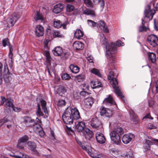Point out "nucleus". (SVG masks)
Returning <instances> with one entry per match:
<instances>
[{"instance_id": "f257e3e1", "label": "nucleus", "mask_w": 158, "mask_h": 158, "mask_svg": "<svg viewBox=\"0 0 158 158\" xmlns=\"http://www.w3.org/2000/svg\"><path fill=\"white\" fill-rule=\"evenodd\" d=\"M62 117L65 124H71L73 123V118L78 119L80 116L79 111L76 108L68 107L65 110Z\"/></svg>"}, {"instance_id": "f03ea898", "label": "nucleus", "mask_w": 158, "mask_h": 158, "mask_svg": "<svg viewBox=\"0 0 158 158\" xmlns=\"http://www.w3.org/2000/svg\"><path fill=\"white\" fill-rule=\"evenodd\" d=\"M101 42L106 47V55L107 58L110 59V61H114V56L113 54L116 50L115 44L113 43H111L110 44H108L103 34L101 39Z\"/></svg>"}, {"instance_id": "7ed1b4c3", "label": "nucleus", "mask_w": 158, "mask_h": 158, "mask_svg": "<svg viewBox=\"0 0 158 158\" xmlns=\"http://www.w3.org/2000/svg\"><path fill=\"white\" fill-rule=\"evenodd\" d=\"M108 79L109 81L110 84L112 85L113 88L114 89L116 94L118 96L120 97L123 100L124 97L123 95L120 88L117 86L118 84V82L116 79L114 77V73L113 71H111L109 72L108 76Z\"/></svg>"}, {"instance_id": "20e7f679", "label": "nucleus", "mask_w": 158, "mask_h": 158, "mask_svg": "<svg viewBox=\"0 0 158 158\" xmlns=\"http://www.w3.org/2000/svg\"><path fill=\"white\" fill-rule=\"evenodd\" d=\"M123 133V131L122 127H118L115 128L110 133L111 139L113 143L116 144H119L121 142L120 136Z\"/></svg>"}, {"instance_id": "39448f33", "label": "nucleus", "mask_w": 158, "mask_h": 158, "mask_svg": "<svg viewBox=\"0 0 158 158\" xmlns=\"http://www.w3.org/2000/svg\"><path fill=\"white\" fill-rule=\"evenodd\" d=\"M21 15L18 12L13 13L7 19L8 25L12 26L20 18Z\"/></svg>"}, {"instance_id": "423d86ee", "label": "nucleus", "mask_w": 158, "mask_h": 158, "mask_svg": "<svg viewBox=\"0 0 158 158\" xmlns=\"http://www.w3.org/2000/svg\"><path fill=\"white\" fill-rule=\"evenodd\" d=\"M149 44L153 47H155L158 45V38L154 35H149L147 38Z\"/></svg>"}, {"instance_id": "0eeeda50", "label": "nucleus", "mask_w": 158, "mask_h": 158, "mask_svg": "<svg viewBox=\"0 0 158 158\" xmlns=\"http://www.w3.org/2000/svg\"><path fill=\"white\" fill-rule=\"evenodd\" d=\"M155 12V10L154 9L151 10L150 6L148 5L147 6L144 11L145 16L150 20L152 19Z\"/></svg>"}, {"instance_id": "6e6552de", "label": "nucleus", "mask_w": 158, "mask_h": 158, "mask_svg": "<svg viewBox=\"0 0 158 158\" xmlns=\"http://www.w3.org/2000/svg\"><path fill=\"white\" fill-rule=\"evenodd\" d=\"M1 104H3L5 102L4 106L6 108L10 109L14 106L13 101L11 99L7 98L6 99L4 97L2 96L1 97Z\"/></svg>"}, {"instance_id": "1a4fd4ad", "label": "nucleus", "mask_w": 158, "mask_h": 158, "mask_svg": "<svg viewBox=\"0 0 158 158\" xmlns=\"http://www.w3.org/2000/svg\"><path fill=\"white\" fill-rule=\"evenodd\" d=\"M134 137V135L132 134H125L122 138V140L124 143L127 144L131 141Z\"/></svg>"}, {"instance_id": "9d476101", "label": "nucleus", "mask_w": 158, "mask_h": 158, "mask_svg": "<svg viewBox=\"0 0 158 158\" xmlns=\"http://www.w3.org/2000/svg\"><path fill=\"white\" fill-rule=\"evenodd\" d=\"M103 103L108 105H113L115 107H116V103L114 101L111 95H109L103 101Z\"/></svg>"}, {"instance_id": "9b49d317", "label": "nucleus", "mask_w": 158, "mask_h": 158, "mask_svg": "<svg viewBox=\"0 0 158 158\" xmlns=\"http://www.w3.org/2000/svg\"><path fill=\"white\" fill-rule=\"evenodd\" d=\"M90 125L94 129H98L101 126V122L96 117L93 118L91 121Z\"/></svg>"}, {"instance_id": "f8f14e48", "label": "nucleus", "mask_w": 158, "mask_h": 158, "mask_svg": "<svg viewBox=\"0 0 158 158\" xmlns=\"http://www.w3.org/2000/svg\"><path fill=\"white\" fill-rule=\"evenodd\" d=\"M95 137L97 142L100 144H103L106 142L104 135L101 133L98 132L96 134Z\"/></svg>"}, {"instance_id": "ddd939ff", "label": "nucleus", "mask_w": 158, "mask_h": 158, "mask_svg": "<svg viewBox=\"0 0 158 158\" xmlns=\"http://www.w3.org/2000/svg\"><path fill=\"white\" fill-rule=\"evenodd\" d=\"M28 139V136L27 135H25L21 138L19 140L18 143L17 144V147L20 149H22L24 148L23 146V143L26 142Z\"/></svg>"}, {"instance_id": "4468645a", "label": "nucleus", "mask_w": 158, "mask_h": 158, "mask_svg": "<svg viewBox=\"0 0 158 158\" xmlns=\"http://www.w3.org/2000/svg\"><path fill=\"white\" fill-rule=\"evenodd\" d=\"M83 134L85 138L89 140H90L94 135L92 131L88 128L84 129Z\"/></svg>"}, {"instance_id": "2eb2a0df", "label": "nucleus", "mask_w": 158, "mask_h": 158, "mask_svg": "<svg viewBox=\"0 0 158 158\" xmlns=\"http://www.w3.org/2000/svg\"><path fill=\"white\" fill-rule=\"evenodd\" d=\"M64 5L61 3L56 5L53 9V11L55 14H57L60 13L63 10Z\"/></svg>"}, {"instance_id": "dca6fc26", "label": "nucleus", "mask_w": 158, "mask_h": 158, "mask_svg": "<svg viewBox=\"0 0 158 158\" xmlns=\"http://www.w3.org/2000/svg\"><path fill=\"white\" fill-rule=\"evenodd\" d=\"M44 28L41 25H37L35 28V34L38 37L42 36L43 35Z\"/></svg>"}, {"instance_id": "f3484780", "label": "nucleus", "mask_w": 158, "mask_h": 158, "mask_svg": "<svg viewBox=\"0 0 158 158\" xmlns=\"http://www.w3.org/2000/svg\"><path fill=\"white\" fill-rule=\"evenodd\" d=\"M94 103V99L92 97L86 99L84 102V106L85 109H89Z\"/></svg>"}, {"instance_id": "a211bd4d", "label": "nucleus", "mask_w": 158, "mask_h": 158, "mask_svg": "<svg viewBox=\"0 0 158 158\" xmlns=\"http://www.w3.org/2000/svg\"><path fill=\"white\" fill-rule=\"evenodd\" d=\"M99 27L104 32L108 33L109 30L108 29L106 25L104 22L103 20L99 21L98 23Z\"/></svg>"}, {"instance_id": "6ab92c4d", "label": "nucleus", "mask_w": 158, "mask_h": 158, "mask_svg": "<svg viewBox=\"0 0 158 158\" xmlns=\"http://www.w3.org/2000/svg\"><path fill=\"white\" fill-rule=\"evenodd\" d=\"M83 13L87 15H90L92 17H95V13L94 10L85 8L83 9Z\"/></svg>"}, {"instance_id": "aec40b11", "label": "nucleus", "mask_w": 158, "mask_h": 158, "mask_svg": "<svg viewBox=\"0 0 158 158\" xmlns=\"http://www.w3.org/2000/svg\"><path fill=\"white\" fill-rule=\"evenodd\" d=\"M23 119L24 122L27 126L31 127L35 122L34 119L29 117H24Z\"/></svg>"}, {"instance_id": "412c9836", "label": "nucleus", "mask_w": 158, "mask_h": 158, "mask_svg": "<svg viewBox=\"0 0 158 158\" xmlns=\"http://www.w3.org/2000/svg\"><path fill=\"white\" fill-rule=\"evenodd\" d=\"M66 23H64L63 24L60 20H55L54 21L53 26L55 27L60 28L62 27L64 29H66Z\"/></svg>"}, {"instance_id": "4be33fe9", "label": "nucleus", "mask_w": 158, "mask_h": 158, "mask_svg": "<svg viewBox=\"0 0 158 158\" xmlns=\"http://www.w3.org/2000/svg\"><path fill=\"white\" fill-rule=\"evenodd\" d=\"M63 52V49L59 46L55 47L52 50L53 54L56 56H61Z\"/></svg>"}, {"instance_id": "5701e85b", "label": "nucleus", "mask_w": 158, "mask_h": 158, "mask_svg": "<svg viewBox=\"0 0 158 158\" xmlns=\"http://www.w3.org/2000/svg\"><path fill=\"white\" fill-rule=\"evenodd\" d=\"M10 156L15 158H28L29 157L28 156L19 152H16L13 154L11 155Z\"/></svg>"}, {"instance_id": "b1692460", "label": "nucleus", "mask_w": 158, "mask_h": 158, "mask_svg": "<svg viewBox=\"0 0 158 158\" xmlns=\"http://www.w3.org/2000/svg\"><path fill=\"white\" fill-rule=\"evenodd\" d=\"M85 122L83 121L79 122L77 123L76 128L78 131H81L85 128Z\"/></svg>"}, {"instance_id": "393cba45", "label": "nucleus", "mask_w": 158, "mask_h": 158, "mask_svg": "<svg viewBox=\"0 0 158 158\" xmlns=\"http://www.w3.org/2000/svg\"><path fill=\"white\" fill-rule=\"evenodd\" d=\"M73 46L74 49L77 50L82 49L84 47L83 43L78 41L75 42L73 43Z\"/></svg>"}, {"instance_id": "a878e982", "label": "nucleus", "mask_w": 158, "mask_h": 158, "mask_svg": "<svg viewBox=\"0 0 158 158\" xmlns=\"http://www.w3.org/2000/svg\"><path fill=\"white\" fill-rule=\"evenodd\" d=\"M153 144V143L151 141L145 139L143 142V147L146 150H148L150 149V146Z\"/></svg>"}, {"instance_id": "bb28decb", "label": "nucleus", "mask_w": 158, "mask_h": 158, "mask_svg": "<svg viewBox=\"0 0 158 158\" xmlns=\"http://www.w3.org/2000/svg\"><path fill=\"white\" fill-rule=\"evenodd\" d=\"M83 33L80 29H77L74 33V37L77 39H80L83 36Z\"/></svg>"}, {"instance_id": "cd10ccee", "label": "nucleus", "mask_w": 158, "mask_h": 158, "mask_svg": "<svg viewBox=\"0 0 158 158\" xmlns=\"http://www.w3.org/2000/svg\"><path fill=\"white\" fill-rule=\"evenodd\" d=\"M69 68L71 71L74 73H78L80 70V68L78 66L73 64H71Z\"/></svg>"}, {"instance_id": "c85d7f7f", "label": "nucleus", "mask_w": 158, "mask_h": 158, "mask_svg": "<svg viewBox=\"0 0 158 158\" xmlns=\"http://www.w3.org/2000/svg\"><path fill=\"white\" fill-rule=\"evenodd\" d=\"M32 126H33L34 131L36 133H38L40 131L42 128L39 124H37L36 123L35 124L34 123Z\"/></svg>"}, {"instance_id": "c756f323", "label": "nucleus", "mask_w": 158, "mask_h": 158, "mask_svg": "<svg viewBox=\"0 0 158 158\" xmlns=\"http://www.w3.org/2000/svg\"><path fill=\"white\" fill-rule=\"evenodd\" d=\"M27 145L28 148L32 151H35L36 146L34 142L29 141L27 142Z\"/></svg>"}, {"instance_id": "7c9ffc66", "label": "nucleus", "mask_w": 158, "mask_h": 158, "mask_svg": "<svg viewBox=\"0 0 158 158\" xmlns=\"http://www.w3.org/2000/svg\"><path fill=\"white\" fill-rule=\"evenodd\" d=\"M34 19L35 21H37L38 20H40L43 21L44 19V17L43 16L42 14L39 12H37L36 14L35 15Z\"/></svg>"}, {"instance_id": "2f4dec72", "label": "nucleus", "mask_w": 158, "mask_h": 158, "mask_svg": "<svg viewBox=\"0 0 158 158\" xmlns=\"http://www.w3.org/2000/svg\"><path fill=\"white\" fill-rule=\"evenodd\" d=\"M91 84L92 87L93 88H98L102 87L101 83L98 81H92Z\"/></svg>"}, {"instance_id": "473e14b6", "label": "nucleus", "mask_w": 158, "mask_h": 158, "mask_svg": "<svg viewBox=\"0 0 158 158\" xmlns=\"http://www.w3.org/2000/svg\"><path fill=\"white\" fill-rule=\"evenodd\" d=\"M41 105L42 106V109L44 110V112L45 113L47 116L48 115V112L47 107H46V102L44 100H42L41 101Z\"/></svg>"}, {"instance_id": "72a5a7b5", "label": "nucleus", "mask_w": 158, "mask_h": 158, "mask_svg": "<svg viewBox=\"0 0 158 158\" xmlns=\"http://www.w3.org/2000/svg\"><path fill=\"white\" fill-rule=\"evenodd\" d=\"M77 143L82 147V148L85 150L88 153V154L90 156V154H89L90 153L91 154L92 153L91 152V149L90 148H87L80 141H77Z\"/></svg>"}, {"instance_id": "f704fd0d", "label": "nucleus", "mask_w": 158, "mask_h": 158, "mask_svg": "<svg viewBox=\"0 0 158 158\" xmlns=\"http://www.w3.org/2000/svg\"><path fill=\"white\" fill-rule=\"evenodd\" d=\"M148 57L153 63H155L156 60L155 54L153 52L150 53L148 54Z\"/></svg>"}, {"instance_id": "c9c22d12", "label": "nucleus", "mask_w": 158, "mask_h": 158, "mask_svg": "<svg viewBox=\"0 0 158 158\" xmlns=\"http://www.w3.org/2000/svg\"><path fill=\"white\" fill-rule=\"evenodd\" d=\"M66 92L65 88L63 86L60 87L57 90V93L60 96H63Z\"/></svg>"}, {"instance_id": "e433bc0d", "label": "nucleus", "mask_w": 158, "mask_h": 158, "mask_svg": "<svg viewBox=\"0 0 158 158\" xmlns=\"http://www.w3.org/2000/svg\"><path fill=\"white\" fill-rule=\"evenodd\" d=\"M85 79V77L83 74H79L75 77V80L78 82L83 81Z\"/></svg>"}, {"instance_id": "4c0bfd02", "label": "nucleus", "mask_w": 158, "mask_h": 158, "mask_svg": "<svg viewBox=\"0 0 158 158\" xmlns=\"http://www.w3.org/2000/svg\"><path fill=\"white\" fill-rule=\"evenodd\" d=\"M74 7L71 4H68L66 7V10L67 12H71L73 11Z\"/></svg>"}, {"instance_id": "58836bf2", "label": "nucleus", "mask_w": 158, "mask_h": 158, "mask_svg": "<svg viewBox=\"0 0 158 158\" xmlns=\"http://www.w3.org/2000/svg\"><path fill=\"white\" fill-rule=\"evenodd\" d=\"M87 22L88 24L93 28L97 27L98 23L92 20H88Z\"/></svg>"}, {"instance_id": "ea45409f", "label": "nucleus", "mask_w": 158, "mask_h": 158, "mask_svg": "<svg viewBox=\"0 0 158 158\" xmlns=\"http://www.w3.org/2000/svg\"><path fill=\"white\" fill-rule=\"evenodd\" d=\"M53 36L55 37L63 38L64 35L60 31H55L53 34Z\"/></svg>"}, {"instance_id": "a19ab883", "label": "nucleus", "mask_w": 158, "mask_h": 158, "mask_svg": "<svg viewBox=\"0 0 158 158\" xmlns=\"http://www.w3.org/2000/svg\"><path fill=\"white\" fill-rule=\"evenodd\" d=\"M89 154H90V156L91 157L94 158H106V156L105 155H103L102 154L95 155L93 154V153H92L91 154L90 153Z\"/></svg>"}, {"instance_id": "79ce46f5", "label": "nucleus", "mask_w": 158, "mask_h": 158, "mask_svg": "<svg viewBox=\"0 0 158 158\" xmlns=\"http://www.w3.org/2000/svg\"><path fill=\"white\" fill-rule=\"evenodd\" d=\"M90 72L93 73L95 74L98 76H101V74L99 70L95 68H93L90 70Z\"/></svg>"}, {"instance_id": "37998d69", "label": "nucleus", "mask_w": 158, "mask_h": 158, "mask_svg": "<svg viewBox=\"0 0 158 158\" xmlns=\"http://www.w3.org/2000/svg\"><path fill=\"white\" fill-rule=\"evenodd\" d=\"M63 80H68L71 78V77L67 73H63L61 76Z\"/></svg>"}, {"instance_id": "c03bdc74", "label": "nucleus", "mask_w": 158, "mask_h": 158, "mask_svg": "<svg viewBox=\"0 0 158 158\" xmlns=\"http://www.w3.org/2000/svg\"><path fill=\"white\" fill-rule=\"evenodd\" d=\"M46 68L47 69H45V71H47L49 74V75L50 76H51V72L52 71L53 72V68H52L50 66V64H49L47 65Z\"/></svg>"}, {"instance_id": "a18cd8bd", "label": "nucleus", "mask_w": 158, "mask_h": 158, "mask_svg": "<svg viewBox=\"0 0 158 158\" xmlns=\"http://www.w3.org/2000/svg\"><path fill=\"white\" fill-rule=\"evenodd\" d=\"M38 109H37L36 114L38 117H40L43 115V113L41 111V108L39 105H38Z\"/></svg>"}, {"instance_id": "49530a36", "label": "nucleus", "mask_w": 158, "mask_h": 158, "mask_svg": "<svg viewBox=\"0 0 158 158\" xmlns=\"http://www.w3.org/2000/svg\"><path fill=\"white\" fill-rule=\"evenodd\" d=\"M13 51V47L12 46L10 45L9 46V56L11 59V61H12V58L13 56L12 51Z\"/></svg>"}, {"instance_id": "de8ad7c7", "label": "nucleus", "mask_w": 158, "mask_h": 158, "mask_svg": "<svg viewBox=\"0 0 158 158\" xmlns=\"http://www.w3.org/2000/svg\"><path fill=\"white\" fill-rule=\"evenodd\" d=\"M44 54L46 57L47 60L49 63L51 60V57L49 52L47 51H45Z\"/></svg>"}, {"instance_id": "09e8293b", "label": "nucleus", "mask_w": 158, "mask_h": 158, "mask_svg": "<svg viewBox=\"0 0 158 158\" xmlns=\"http://www.w3.org/2000/svg\"><path fill=\"white\" fill-rule=\"evenodd\" d=\"M106 113L105 114L104 116L107 117H110L112 115V111L109 109H107Z\"/></svg>"}, {"instance_id": "8fccbe9b", "label": "nucleus", "mask_w": 158, "mask_h": 158, "mask_svg": "<svg viewBox=\"0 0 158 158\" xmlns=\"http://www.w3.org/2000/svg\"><path fill=\"white\" fill-rule=\"evenodd\" d=\"M124 158H133V153L132 152L129 151L124 156Z\"/></svg>"}, {"instance_id": "3c124183", "label": "nucleus", "mask_w": 158, "mask_h": 158, "mask_svg": "<svg viewBox=\"0 0 158 158\" xmlns=\"http://www.w3.org/2000/svg\"><path fill=\"white\" fill-rule=\"evenodd\" d=\"M3 65L2 63L0 62V85L2 82V68Z\"/></svg>"}, {"instance_id": "603ef678", "label": "nucleus", "mask_w": 158, "mask_h": 158, "mask_svg": "<svg viewBox=\"0 0 158 158\" xmlns=\"http://www.w3.org/2000/svg\"><path fill=\"white\" fill-rule=\"evenodd\" d=\"M84 2L87 6L88 7L92 6V3L90 0H84Z\"/></svg>"}, {"instance_id": "864d4df0", "label": "nucleus", "mask_w": 158, "mask_h": 158, "mask_svg": "<svg viewBox=\"0 0 158 158\" xmlns=\"http://www.w3.org/2000/svg\"><path fill=\"white\" fill-rule=\"evenodd\" d=\"M148 128L150 129H152L157 128V126L152 123H149L148 125Z\"/></svg>"}, {"instance_id": "5fc2aeb1", "label": "nucleus", "mask_w": 158, "mask_h": 158, "mask_svg": "<svg viewBox=\"0 0 158 158\" xmlns=\"http://www.w3.org/2000/svg\"><path fill=\"white\" fill-rule=\"evenodd\" d=\"M100 109V113L101 115H102L104 116L106 113V112L107 109L104 107H102Z\"/></svg>"}, {"instance_id": "6e6d98bb", "label": "nucleus", "mask_w": 158, "mask_h": 158, "mask_svg": "<svg viewBox=\"0 0 158 158\" xmlns=\"http://www.w3.org/2000/svg\"><path fill=\"white\" fill-rule=\"evenodd\" d=\"M2 43L4 47H5L6 45H8L9 44V40L7 38L5 39L2 40Z\"/></svg>"}, {"instance_id": "4d7b16f0", "label": "nucleus", "mask_w": 158, "mask_h": 158, "mask_svg": "<svg viewBox=\"0 0 158 158\" xmlns=\"http://www.w3.org/2000/svg\"><path fill=\"white\" fill-rule=\"evenodd\" d=\"M65 104V102L64 100H60L59 101L58 105V106H64Z\"/></svg>"}, {"instance_id": "13d9d810", "label": "nucleus", "mask_w": 158, "mask_h": 158, "mask_svg": "<svg viewBox=\"0 0 158 158\" xmlns=\"http://www.w3.org/2000/svg\"><path fill=\"white\" fill-rule=\"evenodd\" d=\"M63 55L62 56L63 58V59H66L69 57V53L68 52H66L64 53Z\"/></svg>"}, {"instance_id": "bf43d9fd", "label": "nucleus", "mask_w": 158, "mask_h": 158, "mask_svg": "<svg viewBox=\"0 0 158 158\" xmlns=\"http://www.w3.org/2000/svg\"><path fill=\"white\" fill-rule=\"evenodd\" d=\"M147 28L144 26H140L139 28V31L142 32L143 31H146Z\"/></svg>"}, {"instance_id": "052dcab7", "label": "nucleus", "mask_w": 158, "mask_h": 158, "mask_svg": "<svg viewBox=\"0 0 158 158\" xmlns=\"http://www.w3.org/2000/svg\"><path fill=\"white\" fill-rule=\"evenodd\" d=\"M116 44L118 46H123L124 44L120 40L117 41L116 42Z\"/></svg>"}, {"instance_id": "680f3d73", "label": "nucleus", "mask_w": 158, "mask_h": 158, "mask_svg": "<svg viewBox=\"0 0 158 158\" xmlns=\"http://www.w3.org/2000/svg\"><path fill=\"white\" fill-rule=\"evenodd\" d=\"M7 122V120L6 118H4L0 120V126H1L4 123Z\"/></svg>"}, {"instance_id": "e2e57ef3", "label": "nucleus", "mask_w": 158, "mask_h": 158, "mask_svg": "<svg viewBox=\"0 0 158 158\" xmlns=\"http://www.w3.org/2000/svg\"><path fill=\"white\" fill-rule=\"evenodd\" d=\"M37 133H39V135L41 137H43L45 134V133L43 130L42 128V130H41L40 132H39Z\"/></svg>"}, {"instance_id": "0e129e2a", "label": "nucleus", "mask_w": 158, "mask_h": 158, "mask_svg": "<svg viewBox=\"0 0 158 158\" xmlns=\"http://www.w3.org/2000/svg\"><path fill=\"white\" fill-rule=\"evenodd\" d=\"M11 108H12L13 110L15 112H19L21 110V109L15 107H14V106H13V107Z\"/></svg>"}, {"instance_id": "69168bd1", "label": "nucleus", "mask_w": 158, "mask_h": 158, "mask_svg": "<svg viewBox=\"0 0 158 158\" xmlns=\"http://www.w3.org/2000/svg\"><path fill=\"white\" fill-rule=\"evenodd\" d=\"M155 86L156 91L157 92H158V80L155 82Z\"/></svg>"}, {"instance_id": "338daca9", "label": "nucleus", "mask_w": 158, "mask_h": 158, "mask_svg": "<svg viewBox=\"0 0 158 158\" xmlns=\"http://www.w3.org/2000/svg\"><path fill=\"white\" fill-rule=\"evenodd\" d=\"M99 2L101 3V7L103 8L105 5V3L103 0H100Z\"/></svg>"}, {"instance_id": "774afa93", "label": "nucleus", "mask_w": 158, "mask_h": 158, "mask_svg": "<svg viewBox=\"0 0 158 158\" xmlns=\"http://www.w3.org/2000/svg\"><path fill=\"white\" fill-rule=\"evenodd\" d=\"M133 122H134L135 124H137V123H138L139 121L138 118L137 117H136L135 120L133 119Z\"/></svg>"}]
</instances>
